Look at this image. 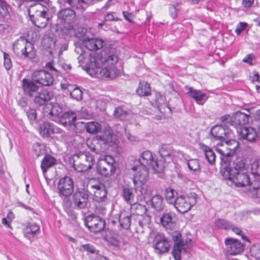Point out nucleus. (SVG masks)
<instances>
[{
  "mask_svg": "<svg viewBox=\"0 0 260 260\" xmlns=\"http://www.w3.org/2000/svg\"><path fill=\"white\" fill-rule=\"evenodd\" d=\"M75 52L81 66L99 73L102 77L113 79L119 76L120 71L116 64L117 56L113 54H106L105 52L89 53L80 46H76Z\"/></svg>",
  "mask_w": 260,
  "mask_h": 260,
  "instance_id": "1",
  "label": "nucleus"
},
{
  "mask_svg": "<svg viewBox=\"0 0 260 260\" xmlns=\"http://www.w3.org/2000/svg\"><path fill=\"white\" fill-rule=\"evenodd\" d=\"M249 120V116L248 114L237 112L232 116L231 121V125L237 128L240 139L252 142L256 140L257 134L254 128L244 126L248 123Z\"/></svg>",
  "mask_w": 260,
  "mask_h": 260,
  "instance_id": "2",
  "label": "nucleus"
},
{
  "mask_svg": "<svg viewBox=\"0 0 260 260\" xmlns=\"http://www.w3.org/2000/svg\"><path fill=\"white\" fill-rule=\"evenodd\" d=\"M148 168L143 165H138L132 168V170L136 171L133 177V183L137 187L141 186V194H150L151 192L150 189L144 184L148 178Z\"/></svg>",
  "mask_w": 260,
  "mask_h": 260,
  "instance_id": "3",
  "label": "nucleus"
},
{
  "mask_svg": "<svg viewBox=\"0 0 260 260\" xmlns=\"http://www.w3.org/2000/svg\"><path fill=\"white\" fill-rule=\"evenodd\" d=\"M93 156L89 152H81L73 155V166L78 172H85L94 165Z\"/></svg>",
  "mask_w": 260,
  "mask_h": 260,
  "instance_id": "4",
  "label": "nucleus"
},
{
  "mask_svg": "<svg viewBox=\"0 0 260 260\" xmlns=\"http://www.w3.org/2000/svg\"><path fill=\"white\" fill-rule=\"evenodd\" d=\"M138 160L139 165L151 169L156 173H160L164 169V164L162 162V160L154 159L149 151H145L141 153Z\"/></svg>",
  "mask_w": 260,
  "mask_h": 260,
  "instance_id": "5",
  "label": "nucleus"
},
{
  "mask_svg": "<svg viewBox=\"0 0 260 260\" xmlns=\"http://www.w3.org/2000/svg\"><path fill=\"white\" fill-rule=\"evenodd\" d=\"M230 171V169H222L220 171L225 180H231L237 187H244L250 184V178L247 171L232 175Z\"/></svg>",
  "mask_w": 260,
  "mask_h": 260,
  "instance_id": "6",
  "label": "nucleus"
},
{
  "mask_svg": "<svg viewBox=\"0 0 260 260\" xmlns=\"http://www.w3.org/2000/svg\"><path fill=\"white\" fill-rule=\"evenodd\" d=\"M114 162V159L111 156L105 155L101 157L97 164L98 172L105 177L111 176L115 170Z\"/></svg>",
  "mask_w": 260,
  "mask_h": 260,
  "instance_id": "7",
  "label": "nucleus"
},
{
  "mask_svg": "<svg viewBox=\"0 0 260 260\" xmlns=\"http://www.w3.org/2000/svg\"><path fill=\"white\" fill-rule=\"evenodd\" d=\"M196 197L195 194L190 196H180L177 197V201L174 205L177 210L184 213L190 210L191 207L196 204Z\"/></svg>",
  "mask_w": 260,
  "mask_h": 260,
  "instance_id": "8",
  "label": "nucleus"
},
{
  "mask_svg": "<svg viewBox=\"0 0 260 260\" xmlns=\"http://www.w3.org/2000/svg\"><path fill=\"white\" fill-rule=\"evenodd\" d=\"M35 8H31L28 10L30 20L36 26L40 28H45L48 22L49 16L45 10H37L35 14H31L35 11Z\"/></svg>",
  "mask_w": 260,
  "mask_h": 260,
  "instance_id": "9",
  "label": "nucleus"
},
{
  "mask_svg": "<svg viewBox=\"0 0 260 260\" xmlns=\"http://www.w3.org/2000/svg\"><path fill=\"white\" fill-rule=\"evenodd\" d=\"M32 80L43 86H50L53 84L54 78L51 74L45 70H38L33 72Z\"/></svg>",
  "mask_w": 260,
  "mask_h": 260,
  "instance_id": "10",
  "label": "nucleus"
},
{
  "mask_svg": "<svg viewBox=\"0 0 260 260\" xmlns=\"http://www.w3.org/2000/svg\"><path fill=\"white\" fill-rule=\"evenodd\" d=\"M153 243L155 253L161 254L169 251V242L162 234H156Z\"/></svg>",
  "mask_w": 260,
  "mask_h": 260,
  "instance_id": "11",
  "label": "nucleus"
},
{
  "mask_svg": "<svg viewBox=\"0 0 260 260\" xmlns=\"http://www.w3.org/2000/svg\"><path fill=\"white\" fill-rule=\"evenodd\" d=\"M85 225L91 232L96 233L104 229L105 222L99 216L89 215L86 218Z\"/></svg>",
  "mask_w": 260,
  "mask_h": 260,
  "instance_id": "12",
  "label": "nucleus"
},
{
  "mask_svg": "<svg viewBox=\"0 0 260 260\" xmlns=\"http://www.w3.org/2000/svg\"><path fill=\"white\" fill-rule=\"evenodd\" d=\"M73 182L70 177L67 176L59 180L58 189L60 196L68 197L73 193Z\"/></svg>",
  "mask_w": 260,
  "mask_h": 260,
  "instance_id": "13",
  "label": "nucleus"
},
{
  "mask_svg": "<svg viewBox=\"0 0 260 260\" xmlns=\"http://www.w3.org/2000/svg\"><path fill=\"white\" fill-rule=\"evenodd\" d=\"M227 252L230 255L241 254L244 251V245L237 239L228 238L225 240Z\"/></svg>",
  "mask_w": 260,
  "mask_h": 260,
  "instance_id": "14",
  "label": "nucleus"
},
{
  "mask_svg": "<svg viewBox=\"0 0 260 260\" xmlns=\"http://www.w3.org/2000/svg\"><path fill=\"white\" fill-rule=\"evenodd\" d=\"M89 195L90 193L87 190L81 189L77 190L73 196L75 206L79 208H84L86 207Z\"/></svg>",
  "mask_w": 260,
  "mask_h": 260,
  "instance_id": "15",
  "label": "nucleus"
},
{
  "mask_svg": "<svg viewBox=\"0 0 260 260\" xmlns=\"http://www.w3.org/2000/svg\"><path fill=\"white\" fill-rule=\"evenodd\" d=\"M159 153L162 162L164 164V168L167 164L172 162L174 157V151L169 145H164L159 149Z\"/></svg>",
  "mask_w": 260,
  "mask_h": 260,
  "instance_id": "16",
  "label": "nucleus"
},
{
  "mask_svg": "<svg viewBox=\"0 0 260 260\" xmlns=\"http://www.w3.org/2000/svg\"><path fill=\"white\" fill-rule=\"evenodd\" d=\"M222 141V143L217 145L216 150L221 155L220 159L222 165L224 164L227 166L230 163V157L232 156V155L225 141Z\"/></svg>",
  "mask_w": 260,
  "mask_h": 260,
  "instance_id": "17",
  "label": "nucleus"
},
{
  "mask_svg": "<svg viewBox=\"0 0 260 260\" xmlns=\"http://www.w3.org/2000/svg\"><path fill=\"white\" fill-rule=\"evenodd\" d=\"M210 133L214 138L217 140H220L221 141L226 140V138L230 137V135L232 134L228 129H225L219 125L214 126L211 128Z\"/></svg>",
  "mask_w": 260,
  "mask_h": 260,
  "instance_id": "18",
  "label": "nucleus"
},
{
  "mask_svg": "<svg viewBox=\"0 0 260 260\" xmlns=\"http://www.w3.org/2000/svg\"><path fill=\"white\" fill-rule=\"evenodd\" d=\"M94 191L93 199L96 202H102L107 199V191L104 185L99 184L91 186Z\"/></svg>",
  "mask_w": 260,
  "mask_h": 260,
  "instance_id": "19",
  "label": "nucleus"
},
{
  "mask_svg": "<svg viewBox=\"0 0 260 260\" xmlns=\"http://www.w3.org/2000/svg\"><path fill=\"white\" fill-rule=\"evenodd\" d=\"M77 115L72 111H68L64 113L60 117L59 121L63 125L75 126V121L77 119Z\"/></svg>",
  "mask_w": 260,
  "mask_h": 260,
  "instance_id": "20",
  "label": "nucleus"
},
{
  "mask_svg": "<svg viewBox=\"0 0 260 260\" xmlns=\"http://www.w3.org/2000/svg\"><path fill=\"white\" fill-rule=\"evenodd\" d=\"M84 44L88 50H97L103 47L105 42L99 38H90L85 40Z\"/></svg>",
  "mask_w": 260,
  "mask_h": 260,
  "instance_id": "21",
  "label": "nucleus"
},
{
  "mask_svg": "<svg viewBox=\"0 0 260 260\" xmlns=\"http://www.w3.org/2000/svg\"><path fill=\"white\" fill-rule=\"evenodd\" d=\"M40 133L43 137H50L55 133L57 128L52 124L49 122H44L40 125Z\"/></svg>",
  "mask_w": 260,
  "mask_h": 260,
  "instance_id": "22",
  "label": "nucleus"
},
{
  "mask_svg": "<svg viewBox=\"0 0 260 260\" xmlns=\"http://www.w3.org/2000/svg\"><path fill=\"white\" fill-rule=\"evenodd\" d=\"M52 97V93L47 90H43L35 95L34 102L40 105H43L50 100Z\"/></svg>",
  "mask_w": 260,
  "mask_h": 260,
  "instance_id": "23",
  "label": "nucleus"
},
{
  "mask_svg": "<svg viewBox=\"0 0 260 260\" xmlns=\"http://www.w3.org/2000/svg\"><path fill=\"white\" fill-rule=\"evenodd\" d=\"M185 88L188 90L187 94L194 99L199 104L202 105L201 102L206 98V94L201 90L193 89L192 87L185 86Z\"/></svg>",
  "mask_w": 260,
  "mask_h": 260,
  "instance_id": "24",
  "label": "nucleus"
},
{
  "mask_svg": "<svg viewBox=\"0 0 260 260\" xmlns=\"http://www.w3.org/2000/svg\"><path fill=\"white\" fill-rule=\"evenodd\" d=\"M199 148L204 152L208 162L211 165H214L216 156L213 151L209 147L202 143L199 144Z\"/></svg>",
  "mask_w": 260,
  "mask_h": 260,
  "instance_id": "25",
  "label": "nucleus"
},
{
  "mask_svg": "<svg viewBox=\"0 0 260 260\" xmlns=\"http://www.w3.org/2000/svg\"><path fill=\"white\" fill-rule=\"evenodd\" d=\"M28 42L22 38L16 41L13 45V51L18 56H22Z\"/></svg>",
  "mask_w": 260,
  "mask_h": 260,
  "instance_id": "26",
  "label": "nucleus"
},
{
  "mask_svg": "<svg viewBox=\"0 0 260 260\" xmlns=\"http://www.w3.org/2000/svg\"><path fill=\"white\" fill-rule=\"evenodd\" d=\"M24 92L25 94L32 96L38 90V87L35 83L26 79L23 80Z\"/></svg>",
  "mask_w": 260,
  "mask_h": 260,
  "instance_id": "27",
  "label": "nucleus"
},
{
  "mask_svg": "<svg viewBox=\"0 0 260 260\" xmlns=\"http://www.w3.org/2000/svg\"><path fill=\"white\" fill-rule=\"evenodd\" d=\"M87 145L89 149L96 153H100L104 151V149L102 147V143L97 138L89 140L87 141Z\"/></svg>",
  "mask_w": 260,
  "mask_h": 260,
  "instance_id": "28",
  "label": "nucleus"
},
{
  "mask_svg": "<svg viewBox=\"0 0 260 260\" xmlns=\"http://www.w3.org/2000/svg\"><path fill=\"white\" fill-rule=\"evenodd\" d=\"M183 246V242L180 239H179V236H176L174 248L172 252L175 260H180V254L182 250L184 249Z\"/></svg>",
  "mask_w": 260,
  "mask_h": 260,
  "instance_id": "29",
  "label": "nucleus"
},
{
  "mask_svg": "<svg viewBox=\"0 0 260 260\" xmlns=\"http://www.w3.org/2000/svg\"><path fill=\"white\" fill-rule=\"evenodd\" d=\"M234 166L233 168L228 167L227 166L225 165V167H224L222 169H230V172L231 175L247 171L245 164L243 160L240 159L237 160L235 163H234Z\"/></svg>",
  "mask_w": 260,
  "mask_h": 260,
  "instance_id": "30",
  "label": "nucleus"
},
{
  "mask_svg": "<svg viewBox=\"0 0 260 260\" xmlns=\"http://www.w3.org/2000/svg\"><path fill=\"white\" fill-rule=\"evenodd\" d=\"M151 207L157 211H161L165 207L163 198L160 195H155L151 199Z\"/></svg>",
  "mask_w": 260,
  "mask_h": 260,
  "instance_id": "31",
  "label": "nucleus"
},
{
  "mask_svg": "<svg viewBox=\"0 0 260 260\" xmlns=\"http://www.w3.org/2000/svg\"><path fill=\"white\" fill-rule=\"evenodd\" d=\"M56 164L55 159L50 155H46L41 162V169L44 174L48 169Z\"/></svg>",
  "mask_w": 260,
  "mask_h": 260,
  "instance_id": "32",
  "label": "nucleus"
},
{
  "mask_svg": "<svg viewBox=\"0 0 260 260\" xmlns=\"http://www.w3.org/2000/svg\"><path fill=\"white\" fill-rule=\"evenodd\" d=\"M113 116L122 120H127L131 117V112L125 110L123 107H118L115 109Z\"/></svg>",
  "mask_w": 260,
  "mask_h": 260,
  "instance_id": "33",
  "label": "nucleus"
},
{
  "mask_svg": "<svg viewBox=\"0 0 260 260\" xmlns=\"http://www.w3.org/2000/svg\"><path fill=\"white\" fill-rule=\"evenodd\" d=\"M137 94L140 96H148L151 94L149 84L144 81L140 82L136 90Z\"/></svg>",
  "mask_w": 260,
  "mask_h": 260,
  "instance_id": "34",
  "label": "nucleus"
},
{
  "mask_svg": "<svg viewBox=\"0 0 260 260\" xmlns=\"http://www.w3.org/2000/svg\"><path fill=\"white\" fill-rule=\"evenodd\" d=\"M131 216L128 213L125 211H122L119 215V223L120 226L124 229H128L131 223Z\"/></svg>",
  "mask_w": 260,
  "mask_h": 260,
  "instance_id": "35",
  "label": "nucleus"
},
{
  "mask_svg": "<svg viewBox=\"0 0 260 260\" xmlns=\"http://www.w3.org/2000/svg\"><path fill=\"white\" fill-rule=\"evenodd\" d=\"M155 104L158 108V110L161 113H165L167 110H170L166 103V98L165 96L159 95L155 100Z\"/></svg>",
  "mask_w": 260,
  "mask_h": 260,
  "instance_id": "36",
  "label": "nucleus"
},
{
  "mask_svg": "<svg viewBox=\"0 0 260 260\" xmlns=\"http://www.w3.org/2000/svg\"><path fill=\"white\" fill-rule=\"evenodd\" d=\"M176 194L177 192L174 189L171 188H166L165 191V198L169 204L174 205L175 204L177 201V197H176Z\"/></svg>",
  "mask_w": 260,
  "mask_h": 260,
  "instance_id": "37",
  "label": "nucleus"
},
{
  "mask_svg": "<svg viewBox=\"0 0 260 260\" xmlns=\"http://www.w3.org/2000/svg\"><path fill=\"white\" fill-rule=\"evenodd\" d=\"M48 109L50 110L49 114L50 115L58 116L62 112V108L57 103H50L47 105Z\"/></svg>",
  "mask_w": 260,
  "mask_h": 260,
  "instance_id": "38",
  "label": "nucleus"
},
{
  "mask_svg": "<svg viewBox=\"0 0 260 260\" xmlns=\"http://www.w3.org/2000/svg\"><path fill=\"white\" fill-rule=\"evenodd\" d=\"M22 56L29 59H33L36 56V51L34 48L32 44L30 42L27 43L24 51L23 52Z\"/></svg>",
  "mask_w": 260,
  "mask_h": 260,
  "instance_id": "39",
  "label": "nucleus"
},
{
  "mask_svg": "<svg viewBox=\"0 0 260 260\" xmlns=\"http://www.w3.org/2000/svg\"><path fill=\"white\" fill-rule=\"evenodd\" d=\"M173 213H165L160 218L161 224L166 228H170L173 224Z\"/></svg>",
  "mask_w": 260,
  "mask_h": 260,
  "instance_id": "40",
  "label": "nucleus"
},
{
  "mask_svg": "<svg viewBox=\"0 0 260 260\" xmlns=\"http://www.w3.org/2000/svg\"><path fill=\"white\" fill-rule=\"evenodd\" d=\"M226 144L228 145L229 149L232 156L234 155V154L238 150L239 146V142L235 140H230L229 141L224 140Z\"/></svg>",
  "mask_w": 260,
  "mask_h": 260,
  "instance_id": "41",
  "label": "nucleus"
},
{
  "mask_svg": "<svg viewBox=\"0 0 260 260\" xmlns=\"http://www.w3.org/2000/svg\"><path fill=\"white\" fill-rule=\"evenodd\" d=\"M100 141L104 144L112 142L113 134L110 131H106L102 135L96 136Z\"/></svg>",
  "mask_w": 260,
  "mask_h": 260,
  "instance_id": "42",
  "label": "nucleus"
},
{
  "mask_svg": "<svg viewBox=\"0 0 260 260\" xmlns=\"http://www.w3.org/2000/svg\"><path fill=\"white\" fill-rule=\"evenodd\" d=\"M87 132L89 133H96L100 129V125L99 123L94 121L89 122L86 124Z\"/></svg>",
  "mask_w": 260,
  "mask_h": 260,
  "instance_id": "43",
  "label": "nucleus"
},
{
  "mask_svg": "<svg viewBox=\"0 0 260 260\" xmlns=\"http://www.w3.org/2000/svg\"><path fill=\"white\" fill-rule=\"evenodd\" d=\"M122 193L125 201L127 203L131 204L133 202L134 198V194L132 190L128 188L124 187L123 188Z\"/></svg>",
  "mask_w": 260,
  "mask_h": 260,
  "instance_id": "44",
  "label": "nucleus"
},
{
  "mask_svg": "<svg viewBox=\"0 0 260 260\" xmlns=\"http://www.w3.org/2000/svg\"><path fill=\"white\" fill-rule=\"evenodd\" d=\"M91 106H94L95 108L102 111L105 110L106 107V103L101 99L99 100H91L90 102Z\"/></svg>",
  "mask_w": 260,
  "mask_h": 260,
  "instance_id": "45",
  "label": "nucleus"
},
{
  "mask_svg": "<svg viewBox=\"0 0 260 260\" xmlns=\"http://www.w3.org/2000/svg\"><path fill=\"white\" fill-rule=\"evenodd\" d=\"M215 226L218 229L229 230L232 227V224L223 219H217L215 222Z\"/></svg>",
  "mask_w": 260,
  "mask_h": 260,
  "instance_id": "46",
  "label": "nucleus"
},
{
  "mask_svg": "<svg viewBox=\"0 0 260 260\" xmlns=\"http://www.w3.org/2000/svg\"><path fill=\"white\" fill-rule=\"evenodd\" d=\"M187 166L189 169L193 171H197L200 170V165L198 159H191L187 161Z\"/></svg>",
  "mask_w": 260,
  "mask_h": 260,
  "instance_id": "47",
  "label": "nucleus"
},
{
  "mask_svg": "<svg viewBox=\"0 0 260 260\" xmlns=\"http://www.w3.org/2000/svg\"><path fill=\"white\" fill-rule=\"evenodd\" d=\"M69 93L71 96L77 101H80L82 100V92L79 88H74L73 87V88L71 90Z\"/></svg>",
  "mask_w": 260,
  "mask_h": 260,
  "instance_id": "48",
  "label": "nucleus"
},
{
  "mask_svg": "<svg viewBox=\"0 0 260 260\" xmlns=\"http://www.w3.org/2000/svg\"><path fill=\"white\" fill-rule=\"evenodd\" d=\"M251 171L253 174L260 176V158L255 160L251 164Z\"/></svg>",
  "mask_w": 260,
  "mask_h": 260,
  "instance_id": "49",
  "label": "nucleus"
},
{
  "mask_svg": "<svg viewBox=\"0 0 260 260\" xmlns=\"http://www.w3.org/2000/svg\"><path fill=\"white\" fill-rule=\"evenodd\" d=\"M33 151L36 157H39L44 152V146L39 143L35 144L33 146Z\"/></svg>",
  "mask_w": 260,
  "mask_h": 260,
  "instance_id": "50",
  "label": "nucleus"
},
{
  "mask_svg": "<svg viewBox=\"0 0 260 260\" xmlns=\"http://www.w3.org/2000/svg\"><path fill=\"white\" fill-rule=\"evenodd\" d=\"M0 14L3 17L9 14L8 5L6 1L0 3Z\"/></svg>",
  "mask_w": 260,
  "mask_h": 260,
  "instance_id": "51",
  "label": "nucleus"
},
{
  "mask_svg": "<svg viewBox=\"0 0 260 260\" xmlns=\"http://www.w3.org/2000/svg\"><path fill=\"white\" fill-rule=\"evenodd\" d=\"M26 230L28 233L34 234L39 231L40 228L36 223H30L27 226Z\"/></svg>",
  "mask_w": 260,
  "mask_h": 260,
  "instance_id": "52",
  "label": "nucleus"
},
{
  "mask_svg": "<svg viewBox=\"0 0 260 260\" xmlns=\"http://www.w3.org/2000/svg\"><path fill=\"white\" fill-rule=\"evenodd\" d=\"M107 242L110 245H111L115 248H118L120 247V242L119 240L113 236L108 238Z\"/></svg>",
  "mask_w": 260,
  "mask_h": 260,
  "instance_id": "53",
  "label": "nucleus"
},
{
  "mask_svg": "<svg viewBox=\"0 0 260 260\" xmlns=\"http://www.w3.org/2000/svg\"><path fill=\"white\" fill-rule=\"evenodd\" d=\"M179 5L178 3H176L175 5H170L169 7V12L172 18H175L177 16V12L179 11V9H177V6Z\"/></svg>",
  "mask_w": 260,
  "mask_h": 260,
  "instance_id": "54",
  "label": "nucleus"
},
{
  "mask_svg": "<svg viewBox=\"0 0 260 260\" xmlns=\"http://www.w3.org/2000/svg\"><path fill=\"white\" fill-rule=\"evenodd\" d=\"M4 64L5 66V67L6 69V70H8L10 69V68L12 67V62H11V59L9 57V54L6 52L4 53Z\"/></svg>",
  "mask_w": 260,
  "mask_h": 260,
  "instance_id": "55",
  "label": "nucleus"
},
{
  "mask_svg": "<svg viewBox=\"0 0 260 260\" xmlns=\"http://www.w3.org/2000/svg\"><path fill=\"white\" fill-rule=\"evenodd\" d=\"M125 133L127 139L132 143L135 144L136 143H137L139 141V139L138 137L132 136L129 132L126 131V129H125Z\"/></svg>",
  "mask_w": 260,
  "mask_h": 260,
  "instance_id": "56",
  "label": "nucleus"
},
{
  "mask_svg": "<svg viewBox=\"0 0 260 260\" xmlns=\"http://www.w3.org/2000/svg\"><path fill=\"white\" fill-rule=\"evenodd\" d=\"M230 229L236 234L241 235V237L243 240H248L247 237L242 234V232L240 229L235 227L234 225L232 224V227H231Z\"/></svg>",
  "mask_w": 260,
  "mask_h": 260,
  "instance_id": "57",
  "label": "nucleus"
},
{
  "mask_svg": "<svg viewBox=\"0 0 260 260\" xmlns=\"http://www.w3.org/2000/svg\"><path fill=\"white\" fill-rule=\"evenodd\" d=\"M27 115L30 121H35L37 118V112L35 109H29L27 112Z\"/></svg>",
  "mask_w": 260,
  "mask_h": 260,
  "instance_id": "58",
  "label": "nucleus"
},
{
  "mask_svg": "<svg viewBox=\"0 0 260 260\" xmlns=\"http://www.w3.org/2000/svg\"><path fill=\"white\" fill-rule=\"evenodd\" d=\"M251 251L256 258H260V245L254 246L252 248Z\"/></svg>",
  "mask_w": 260,
  "mask_h": 260,
  "instance_id": "59",
  "label": "nucleus"
},
{
  "mask_svg": "<svg viewBox=\"0 0 260 260\" xmlns=\"http://www.w3.org/2000/svg\"><path fill=\"white\" fill-rule=\"evenodd\" d=\"M82 247L84 249V250L87 251H88L91 253H95V249L94 247L89 244L82 245Z\"/></svg>",
  "mask_w": 260,
  "mask_h": 260,
  "instance_id": "60",
  "label": "nucleus"
},
{
  "mask_svg": "<svg viewBox=\"0 0 260 260\" xmlns=\"http://www.w3.org/2000/svg\"><path fill=\"white\" fill-rule=\"evenodd\" d=\"M61 87L62 89H67L68 91L70 92L71 90H72L73 88V85L72 84H69V83H67L66 81L64 82H62L61 83Z\"/></svg>",
  "mask_w": 260,
  "mask_h": 260,
  "instance_id": "61",
  "label": "nucleus"
},
{
  "mask_svg": "<svg viewBox=\"0 0 260 260\" xmlns=\"http://www.w3.org/2000/svg\"><path fill=\"white\" fill-rule=\"evenodd\" d=\"M144 220L145 222H142V221L139 219V224L141 228H143L150 222V217L149 216L145 215Z\"/></svg>",
  "mask_w": 260,
  "mask_h": 260,
  "instance_id": "62",
  "label": "nucleus"
},
{
  "mask_svg": "<svg viewBox=\"0 0 260 260\" xmlns=\"http://www.w3.org/2000/svg\"><path fill=\"white\" fill-rule=\"evenodd\" d=\"M253 58V55L252 54H250L247 55L246 57L243 58V61L244 62L248 63L250 65H252L253 63L252 62V60Z\"/></svg>",
  "mask_w": 260,
  "mask_h": 260,
  "instance_id": "63",
  "label": "nucleus"
},
{
  "mask_svg": "<svg viewBox=\"0 0 260 260\" xmlns=\"http://www.w3.org/2000/svg\"><path fill=\"white\" fill-rule=\"evenodd\" d=\"M232 117H230L229 115H225L221 117V120L226 124L230 123L231 125V120Z\"/></svg>",
  "mask_w": 260,
  "mask_h": 260,
  "instance_id": "64",
  "label": "nucleus"
}]
</instances>
